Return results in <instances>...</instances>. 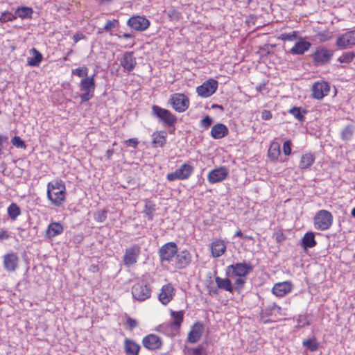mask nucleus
<instances>
[{
  "mask_svg": "<svg viewBox=\"0 0 355 355\" xmlns=\"http://www.w3.org/2000/svg\"><path fill=\"white\" fill-rule=\"evenodd\" d=\"M66 196V187L61 180L49 182L47 185V197L55 206H61L64 202Z\"/></svg>",
  "mask_w": 355,
  "mask_h": 355,
  "instance_id": "1",
  "label": "nucleus"
},
{
  "mask_svg": "<svg viewBox=\"0 0 355 355\" xmlns=\"http://www.w3.org/2000/svg\"><path fill=\"white\" fill-rule=\"evenodd\" d=\"M152 115L168 127L174 128L177 122V117L171 111L156 105L152 106Z\"/></svg>",
  "mask_w": 355,
  "mask_h": 355,
  "instance_id": "2",
  "label": "nucleus"
},
{
  "mask_svg": "<svg viewBox=\"0 0 355 355\" xmlns=\"http://www.w3.org/2000/svg\"><path fill=\"white\" fill-rule=\"evenodd\" d=\"M334 55V51L325 46H319L311 55L313 61L316 66H323L329 63Z\"/></svg>",
  "mask_w": 355,
  "mask_h": 355,
  "instance_id": "3",
  "label": "nucleus"
},
{
  "mask_svg": "<svg viewBox=\"0 0 355 355\" xmlns=\"http://www.w3.org/2000/svg\"><path fill=\"white\" fill-rule=\"evenodd\" d=\"M314 227L318 230H327L330 228L333 223V216L331 212L322 209L318 211L314 218Z\"/></svg>",
  "mask_w": 355,
  "mask_h": 355,
  "instance_id": "4",
  "label": "nucleus"
},
{
  "mask_svg": "<svg viewBox=\"0 0 355 355\" xmlns=\"http://www.w3.org/2000/svg\"><path fill=\"white\" fill-rule=\"evenodd\" d=\"M253 270V266L245 262L232 264L226 268V275L228 277H245Z\"/></svg>",
  "mask_w": 355,
  "mask_h": 355,
  "instance_id": "5",
  "label": "nucleus"
},
{
  "mask_svg": "<svg viewBox=\"0 0 355 355\" xmlns=\"http://www.w3.org/2000/svg\"><path fill=\"white\" fill-rule=\"evenodd\" d=\"M80 90L85 93L80 94L81 102H86L94 96V92L96 87L94 76L85 77L83 78L80 83Z\"/></svg>",
  "mask_w": 355,
  "mask_h": 355,
  "instance_id": "6",
  "label": "nucleus"
},
{
  "mask_svg": "<svg viewBox=\"0 0 355 355\" xmlns=\"http://www.w3.org/2000/svg\"><path fill=\"white\" fill-rule=\"evenodd\" d=\"M194 167L189 163H184L177 168L174 172L168 173L166 180L169 182L175 180H184L188 179L193 173Z\"/></svg>",
  "mask_w": 355,
  "mask_h": 355,
  "instance_id": "7",
  "label": "nucleus"
},
{
  "mask_svg": "<svg viewBox=\"0 0 355 355\" xmlns=\"http://www.w3.org/2000/svg\"><path fill=\"white\" fill-rule=\"evenodd\" d=\"M132 294L135 299L139 301H144L151 295L150 286L144 281H140L133 285Z\"/></svg>",
  "mask_w": 355,
  "mask_h": 355,
  "instance_id": "8",
  "label": "nucleus"
},
{
  "mask_svg": "<svg viewBox=\"0 0 355 355\" xmlns=\"http://www.w3.org/2000/svg\"><path fill=\"white\" fill-rule=\"evenodd\" d=\"M178 252L175 242H168L163 245L158 251L160 261L169 263Z\"/></svg>",
  "mask_w": 355,
  "mask_h": 355,
  "instance_id": "9",
  "label": "nucleus"
},
{
  "mask_svg": "<svg viewBox=\"0 0 355 355\" xmlns=\"http://www.w3.org/2000/svg\"><path fill=\"white\" fill-rule=\"evenodd\" d=\"M170 103L173 108L178 112H184L189 105V98L183 94L176 93L171 95Z\"/></svg>",
  "mask_w": 355,
  "mask_h": 355,
  "instance_id": "10",
  "label": "nucleus"
},
{
  "mask_svg": "<svg viewBox=\"0 0 355 355\" xmlns=\"http://www.w3.org/2000/svg\"><path fill=\"white\" fill-rule=\"evenodd\" d=\"M217 80L210 78L196 88L198 94L203 98H207L214 94L218 88Z\"/></svg>",
  "mask_w": 355,
  "mask_h": 355,
  "instance_id": "11",
  "label": "nucleus"
},
{
  "mask_svg": "<svg viewBox=\"0 0 355 355\" xmlns=\"http://www.w3.org/2000/svg\"><path fill=\"white\" fill-rule=\"evenodd\" d=\"M141 252V247L134 244L125 250L123 255V263L125 266H130L137 263Z\"/></svg>",
  "mask_w": 355,
  "mask_h": 355,
  "instance_id": "12",
  "label": "nucleus"
},
{
  "mask_svg": "<svg viewBox=\"0 0 355 355\" xmlns=\"http://www.w3.org/2000/svg\"><path fill=\"white\" fill-rule=\"evenodd\" d=\"M150 21L145 17L139 15L131 17L127 21V25L137 31H144L150 26Z\"/></svg>",
  "mask_w": 355,
  "mask_h": 355,
  "instance_id": "13",
  "label": "nucleus"
},
{
  "mask_svg": "<svg viewBox=\"0 0 355 355\" xmlns=\"http://www.w3.org/2000/svg\"><path fill=\"white\" fill-rule=\"evenodd\" d=\"M19 262V257L15 252L7 253L3 256V268L7 272H15L18 268Z\"/></svg>",
  "mask_w": 355,
  "mask_h": 355,
  "instance_id": "14",
  "label": "nucleus"
},
{
  "mask_svg": "<svg viewBox=\"0 0 355 355\" xmlns=\"http://www.w3.org/2000/svg\"><path fill=\"white\" fill-rule=\"evenodd\" d=\"M142 344L146 349L153 351L160 349L163 343L160 337L151 334L144 337Z\"/></svg>",
  "mask_w": 355,
  "mask_h": 355,
  "instance_id": "15",
  "label": "nucleus"
},
{
  "mask_svg": "<svg viewBox=\"0 0 355 355\" xmlns=\"http://www.w3.org/2000/svg\"><path fill=\"white\" fill-rule=\"evenodd\" d=\"M329 91V85L325 81L315 83L312 86V96L316 99H322L327 96Z\"/></svg>",
  "mask_w": 355,
  "mask_h": 355,
  "instance_id": "16",
  "label": "nucleus"
},
{
  "mask_svg": "<svg viewBox=\"0 0 355 355\" xmlns=\"http://www.w3.org/2000/svg\"><path fill=\"white\" fill-rule=\"evenodd\" d=\"M228 175V171L225 167H219L211 171L207 175L208 181L214 184L220 182L226 179Z\"/></svg>",
  "mask_w": 355,
  "mask_h": 355,
  "instance_id": "17",
  "label": "nucleus"
},
{
  "mask_svg": "<svg viewBox=\"0 0 355 355\" xmlns=\"http://www.w3.org/2000/svg\"><path fill=\"white\" fill-rule=\"evenodd\" d=\"M192 261V256L187 250H182L178 252L175 255V267L178 269H184L187 268Z\"/></svg>",
  "mask_w": 355,
  "mask_h": 355,
  "instance_id": "18",
  "label": "nucleus"
},
{
  "mask_svg": "<svg viewBox=\"0 0 355 355\" xmlns=\"http://www.w3.org/2000/svg\"><path fill=\"white\" fill-rule=\"evenodd\" d=\"M204 331V326L200 322H196L188 334L187 340L191 343H196L200 340Z\"/></svg>",
  "mask_w": 355,
  "mask_h": 355,
  "instance_id": "19",
  "label": "nucleus"
},
{
  "mask_svg": "<svg viewBox=\"0 0 355 355\" xmlns=\"http://www.w3.org/2000/svg\"><path fill=\"white\" fill-rule=\"evenodd\" d=\"M336 44L340 49L355 45V35L353 31H349L340 35L337 39Z\"/></svg>",
  "mask_w": 355,
  "mask_h": 355,
  "instance_id": "20",
  "label": "nucleus"
},
{
  "mask_svg": "<svg viewBox=\"0 0 355 355\" xmlns=\"http://www.w3.org/2000/svg\"><path fill=\"white\" fill-rule=\"evenodd\" d=\"M293 289V284L291 282L277 283L274 285L272 292L277 297H282L290 293Z\"/></svg>",
  "mask_w": 355,
  "mask_h": 355,
  "instance_id": "21",
  "label": "nucleus"
},
{
  "mask_svg": "<svg viewBox=\"0 0 355 355\" xmlns=\"http://www.w3.org/2000/svg\"><path fill=\"white\" fill-rule=\"evenodd\" d=\"M175 289L171 284L164 285L162 288V291L159 294V300L164 305H166L173 299L175 294Z\"/></svg>",
  "mask_w": 355,
  "mask_h": 355,
  "instance_id": "22",
  "label": "nucleus"
},
{
  "mask_svg": "<svg viewBox=\"0 0 355 355\" xmlns=\"http://www.w3.org/2000/svg\"><path fill=\"white\" fill-rule=\"evenodd\" d=\"M121 65L127 71H131L137 64L136 58L133 55V52H125L121 59Z\"/></svg>",
  "mask_w": 355,
  "mask_h": 355,
  "instance_id": "23",
  "label": "nucleus"
},
{
  "mask_svg": "<svg viewBox=\"0 0 355 355\" xmlns=\"http://www.w3.org/2000/svg\"><path fill=\"white\" fill-rule=\"evenodd\" d=\"M228 132V128L225 124L218 123L212 126L210 131V135L212 138L215 139H219L227 136Z\"/></svg>",
  "mask_w": 355,
  "mask_h": 355,
  "instance_id": "24",
  "label": "nucleus"
},
{
  "mask_svg": "<svg viewBox=\"0 0 355 355\" xmlns=\"http://www.w3.org/2000/svg\"><path fill=\"white\" fill-rule=\"evenodd\" d=\"M123 347L126 355H139L141 349V346L130 338H125L124 340Z\"/></svg>",
  "mask_w": 355,
  "mask_h": 355,
  "instance_id": "25",
  "label": "nucleus"
},
{
  "mask_svg": "<svg viewBox=\"0 0 355 355\" xmlns=\"http://www.w3.org/2000/svg\"><path fill=\"white\" fill-rule=\"evenodd\" d=\"M311 43L305 40H300L291 49L290 53L293 55H303L311 47Z\"/></svg>",
  "mask_w": 355,
  "mask_h": 355,
  "instance_id": "26",
  "label": "nucleus"
},
{
  "mask_svg": "<svg viewBox=\"0 0 355 355\" xmlns=\"http://www.w3.org/2000/svg\"><path fill=\"white\" fill-rule=\"evenodd\" d=\"M64 227L60 223L52 222L47 227L46 231V236L52 239L63 232Z\"/></svg>",
  "mask_w": 355,
  "mask_h": 355,
  "instance_id": "27",
  "label": "nucleus"
},
{
  "mask_svg": "<svg viewBox=\"0 0 355 355\" xmlns=\"http://www.w3.org/2000/svg\"><path fill=\"white\" fill-rule=\"evenodd\" d=\"M211 254L214 257H219L223 255L226 250V245L221 240H216L211 244Z\"/></svg>",
  "mask_w": 355,
  "mask_h": 355,
  "instance_id": "28",
  "label": "nucleus"
},
{
  "mask_svg": "<svg viewBox=\"0 0 355 355\" xmlns=\"http://www.w3.org/2000/svg\"><path fill=\"white\" fill-rule=\"evenodd\" d=\"M315 234L313 232H306L301 240V246L304 250L313 248L316 245Z\"/></svg>",
  "mask_w": 355,
  "mask_h": 355,
  "instance_id": "29",
  "label": "nucleus"
},
{
  "mask_svg": "<svg viewBox=\"0 0 355 355\" xmlns=\"http://www.w3.org/2000/svg\"><path fill=\"white\" fill-rule=\"evenodd\" d=\"M215 282L216 283L218 289L224 290L230 293H233L234 286L232 284L231 280L229 278H220V277H215Z\"/></svg>",
  "mask_w": 355,
  "mask_h": 355,
  "instance_id": "30",
  "label": "nucleus"
},
{
  "mask_svg": "<svg viewBox=\"0 0 355 355\" xmlns=\"http://www.w3.org/2000/svg\"><path fill=\"white\" fill-rule=\"evenodd\" d=\"M29 52L33 56L28 58V65L30 67H38L43 60L42 54L34 47Z\"/></svg>",
  "mask_w": 355,
  "mask_h": 355,
  "instance_id": "31",
  "label": "nucleus"
},
{
  "mask_svg": "<svg viewBox=\"0 0 355 355\" xmlns=\"http://www.w3.org/2000/svg\"><path fill=\"white\" fill-rule=\"evenodd\" d=\"M315 161L314 155L311 153H306L301 157L299 163V168L301 169L309 168Z\"/></svg>",
  "mask_w": 355,
  "mask_h": 355,
  "instance_id": "32",
  "label": "nucleus"
},
{
  "mask_svg": "<svg viewBox=\"0 0 355 355\" xmlns=\"http://www.w3.org/2000/svg\"><path fill=\"white\" fill-rule=\"evenodd\" d=\"M184 313V311H171V315L173 320V321L171 324V326L173 328H175L176 330H178L180 328L181 324L183 322Z\"/></svg>",
  "mask_w": 355,
  "mask_h": 355,
  "instance_id": "33",
  "label": "nucleus"
},
{
  "mask_svg": "<svg viewBox=\"0 0 355 355\" xmlns=\"http://www.w3.org/2000/svg\"><path fill=\"white\" fill-rule=\"evenodd\" d=\"M33 12V10L31 7L22 6L18 8L15 10V15L16 16V19L17 17H20L21 19H28L32 17Z\"/></svg>",
  "mask_w": 355,
  "mask_h": 355,
  "instance_id": "34",
  "label": "nucleus"
},
{
  "mask_svg": "<svg viewBox=\"0 0 355 355\" xmlns=\"http://www.w3.org/2000/svg\"><path fill=\"white\" fill-rule=\"evenodd\" d=\"M302 345L311 352L317 351L320 346L315 337L304 340L302 342Z\"/></svg>",
  "mask_w": 355,
  "mask_h": 355,
  "instance_id": "35",
  "label": "nucleus"
},
{
  "mask_svg": "<svg viewBox=\"0 0 355 355\" xmlns=\"http://www.w3.org/2000/svg\"><path fill=\"white\" fill-rule=\"evenodd\" d=\"M354 133V126L352 124L346 125L341 131L340 137L344 141L351 140Z\"/></svg>",
  "mask_w": 355,
  "mask_h": 355,
  "instance_id": "36",
  "label": "nucleus"
},
{
  "mask_svg": "<svg viewBox=\"0 0 355 355\" xmlns=\"http://www.w3.org/2000/svg\"><path fill=\"white\" fill-rule=\"evenodd\" d=\"M153 144L155 146L162 147L166 144V135L162 132H156L152 135Z\"/></svg>",
  "mask_w": 355,
  "mask_h": 355,
  "instance_id": "37",
  "label": "nucleus"
},
{
  "mask_svg": "<svg viewBox=\"0 0 355 355\" xmlns=\"http://www.w3.org/2000/svg\"><path fill=\"white\" fill-rule=\"evenodd\" d=\"M155 211V205L151 201H147L145 204L143 213L147 216L149 220L154 218V212Z\"/></svg>",
  "mask_w": 355,
  "mask_h": 355,
  "instance_id": "38",
  "label": "nucleus"
},
{
  "mask_svg": "<svg viewBox=\"0 0 355 355\" xmlns=\"http://www.w3.org/2000/svg\"><path fill=\"white\" fill-rule=\"evenodd\" d=\"M8 216L12 220H15L20 215L21 211L19 206L15 203H11L7 209Z\"/></svg>",
  "mask_w": 355,
  "mask_h": 355,
  "instance_id": "39",
  "label": "nucleus"
},
{
  "mask_svg": "<svg viewBox=\"0 0 355 355\" xmlns=\"http://www.w3.org/2000/svg\"><path fill=\"white\" fill-rule=\"evenodd\" d=\"M288 112L293 114L299 121H304V114H306L307 111L306 110H302L300 107H294L289 110Z\"/></svg>",
  "mask_w": 355,
  "mask_h": 355,
  "instance_id": "40",
  "label": "nucleus"
},
{
  "mask_svg": "<svg viewBox=\"0 0 355 355\" xmlns=\"http://www.w3.org/2000/svg\"><path fill=\"white\" fill-rule=\"evenodd\" d=\"M107 216V210L103 209L97 211L94 216V220L98 223H103Z\"/></svg>",
  "mask_w": 355,
  "mask_h": 355,
  "instance_id": "41",
  "label": "nucleus"
},
{
  "mask_svg": "<svg viewBox=\"0 0 355 355\" xmlns=\"http://www.w3.org/2000/svg\"><path fill=\"white\" fill-rule=\"evenodd\" d=\"M355 56L353 52H347L343 53L340 57L338 58V61L340 63H349L352 61Z\"/></svg>",
  "mask_w": 355,
  "mask_h": 355,
  "instance_id": "42",
  "label": "nucleus"
},
{
  "mask_svg": "<svg viewBox=\"0 0 355 355\" xmlns=\"http://www.w3.org/2000/svg\"><path fill=\"white\" fill-rule=\"evenodd\" d=\"M16 19V16L15 13H12L8 11H6L1 14L0 16V21L1 23H6L8 21H11Z\"/></svg>",
  "mask_w": 355,
  "mask_h": 355,
  "instance_id": "43",
  "label": "nucleus"
},
{
  "mask_svg": "<svg viewBox=\"0 0 355 355\" xmlns=\"http://www.w3.org/2000/svg\"><path fill=\"white\" fill-rule=\"evenodd\" d=\"M268 157L272 160H277L278 157L280 154V150L279 147H273L272 146H270L268 150Z\"/></svg>",
  "mask_w": 355,
  "mask_h": 355,
  "instance_id": "44",
  "label": "nucleus"
},
{
  "mask_svg": "<svg viewBox=\"0 0 355 355\" xmlns=\"http://www.w3.org/2000/svg\"><path fill=\"white\" fill-rule=\"evenodd\" d=\"M167 15L171 20L175 21H178L181 17V13L174 8L169 9L167 11Z\"/></svg>",
  "mask_w": 355,
  "mask_h": 355,
  "instance_id": "45",
  "label": "nucleus"
},
{
  "mask_svg": "<svg viewBox=\"0 0 355 355\" xmlns=\"http://www.w3.org/2000/svg\"><path fill=\"white\" fill-rule=\"evenodd\" d=\"M118 24H119V21L117 19L108 20V21H107L103 30L105 31V32H111L113 28L116 27Z\"/></svg>",
  "mask_w": 355,
  "mask_h": 355,
  "instance_id": "46",
  "label": "nucleus"
},
{
  "mask_svg": "<svg viewBox=\"0 0 355 355\" xmlns=\"http://www.w3.org/2000/svg\"><path fill=\"white\" fill-rule=\"evenodd\" d=\"M244 277H239L234 282V290L240 292L245 286V279L243 278Z\"/></svg>",
  "mask_w": 355,
  "mask_h": 355,
  "instance_id": "47",
  "label": "nucleus"
},
{
  "mask_svg": "<svg viewBox=\"0 0 355 355\" xmlns=\"http://www.w3.org/2000/svg\"><path fill=\"white\" fill-rule=\"evenodd\" d=\"M12 144L17 148L26 149V145L25 142L18 136H15L12 139Z\"/></svg>",
  "mask_w": 355,
  "mask_h": 355,
  "instance_id": "48",
  "label": "nucleus"
},
{
  "mask_svg": "<svg viewBox=\"0 0 355 355\" xmlns=\"http://www.w3.org/2000/svg\"><path fill=\"white\" fill-rule=\"evenodd\" d=\"M88 69L85 67H79L72 70V74L76 75L78 77H84L87 76Z\"/></svg>",
  "mask_w": 355,
  "mask_h": 355,
  "instance_id": "49",
  "label": "nucleus"
},
{
  "mask_svg": "<svg viewBox=\"0 0 355 355\" xmlns=\"http://www.w3.org/2000/svg\"><path fill=\"white\" fill-rule=\"evenodd\" d=\"M213 123V119L209 116H205L200 122V125L205 129L209 128Z\"/></svg>",
  "mask_w": 355,
  "mask_h": 355,
  "instance_id": "50",
  "label": "nucleus"
},
{
  "mask_svg": "<svg viewBox=\"0 0 355 355\" xmlns=\"http://www.w3.org/2000/svg\"><path fill=\"white\" fill-rule=\"evenodd\" d=\"M292 143L290 140H286L284 142L282 150L286 156H289L291 154Z\"/></svg>",
  "mask_w": 355,
  "mask_h": 355,
  "instance_id": "51",
  "label": "nucleus"
},
{
  "mask_svg": "<svg viewBox=\"0 0 355 355\" xmlns=\"http://www.w3.org/2000/svg\"><path fill=\"white\" fill-rule=\"evenodd\" d=\"M297 37L296 32H293L290 33H283L281 35L279 38L282 40H288V41H293L295 40Z\"/></svg>",
  "mask_w": 355,
  "mask_h": 355,
  "instance_id": "52",
  "label": "nucleus"
},
{
  "mask_svg": "<svg viewBox=\"0 0 355 355\" xmlns=\"http://www.w3.org/2000/svg\"><path fill=\"white\" fill-rule=\"evenodd\" d=\"M307 317H308V315H299V318L297 319V322L299 324L302 323V326L310 325L311 322H310V321H309L307 320Z\"/></svg>",
  "mask_w": 355,
  "mask_h": 355,
  "instance_id": "53",
  "label": "nucleus"
},
{
  "mask_svg": "<svg viewBox=\"0 0 355 355\" xmlns=\"http://www.w3.org/2000/svg\"><path fill=\"white\" fill-rule=\"evenodd\" d=\"M126 323L130 329H133L136 328L138 325L137 321L130 317H128L127 318Z\"/></svg>",
  "mask_w": 355,
  "mask_h": 355,
  "instance_id": "54",
  "label": "nucleus"
},
{
  "mask_svg": "<svg viewBox=\"0 0 355 355\" xmlns=\"http://www.w3.org/2000/svg\"><path fill=\"white\" fill-rule=\"evenodd\" d=\"M204 351V347L202 345H198L197 347L192 349L193 355H202Z\"/></svg>",
  "mask_w": 355,
  "mask_h": 355,
  "instance_id": "55",
  "label": "nucleus"
},
{
  "mask_svg": "<svg viewBox=\"0 0 355 355\" xmlns=\"http://www.w3.org/2000/svg\"><path fill=\"white\" fill-rule=\"evenodd\" d=\"M261 118L263 120H269L272 118V114L270 111L264 110L261 113Z\"/></svg>",
  "mask_w": 355,
  "mask_h": 355,
  "instance_id": "56",
  "label": "nucleus"
},
{
  "mask_svg": "<svg viewBox=\"0 0 355 355\" xmlns=\"http://www.w3.org/2000/svg\"><path fill=\"white\" fill-rule=\"evenodd\" d=\"M10 238V234L6 230H0V241L8 239Z\"/></svg>",
  "mask_w": 355,
  "mask_h": 355,
  "instance_id": "57",
  "label": "nucleus"
},
{
  "mask_svg": "<svg viewBox=\"0 0 355 355\" xmlns=\"http://www.w3.org/2000/svg\"><path fill=\"white\" fill-rule=\"evenodd\" d=\"M126 143L128 146H132L133 148H136L139 144L136 139H129L126 141Z\"/></svg>",
  "mask_w": 355,
  "mask_h": 355,
  "instance_id": "58",
  "label": "nucleus"
},
{
  "mask_svg": "<svg viewBox=\"0 0 355 355\" xmlns=\"http://www.w3.org/2000/svg\"><path fill=\"white\" fill-rule=\"evenodd\" d=\"M207 289L210 295H217L218 293V288L217 286L214 288L213 286H208Z\"/></svg>",
  "mask_w": 355,
  "mask_h": 355,
  "instance_id": "59",
  "label": "nucleus"
},
{
  "mask_svg": "<svg viewBox=\"0 0 355 355\" xmlns=\"http://www.w3.org/2000/svg\"><path fill=\"white\" fill-rule=\"evenodd\" d=\"M270 311H277L279 312L281 311V307L277 305L275 303L272 304L271 305L268 306Z\"/></svg>",
  "mask_w": 355,
  "mask_h": 355,
  "instance_id": "60",
  "label": "nucleus"
},
{
  "mask_svg": "<svg viewBox=\"0 0 355 355\" xmlns=\"http://www.w3.org/2000/svg\"><path fill=\"white\" fill-rule=\"evenodd\" d=\"M286 237L282 233L276 234V241L277 243H282L285 240Z\"/></svg>",
  "mask_w": 355,
  "mask_h": 355,
  "instance_id": "61",
  "label": "nucleus"
},
{
  "mask_svg": "<svg viewBox=\"0 0 355 355\" xmlns=\"http://www.w3.org/2000/svg\"><path fill=\"white\" fill-rule=\"evenodd\" d=\"M82 38H83V34L76 33V34L73 35V40L75 43L78 42Z\"/></svg>",
  "mask_w": 355,
  "mask_h": 355,
  "instance_id": "62",
  "label": "nucleus"
},
{
  "mask_svg": "<svg viewBox=\"0 0 355 355\" xmlns=\"http://www.w3.org/2000/svg\"><path fill=\"white\" fill-rule=\"evenodd\" d=\"M119 38L130 39L134 37L133 35L130 33H124L123 35H116Z\"/></svg>",
  "mask_w": 355,
  "mask_h": 355,
  "instance_id": "63",
  "label": "nucleus"
},
{
  "mask_svg": "<svg viewBox=\"0 0 355 355\" xmlns=\"http://www.w3.org/2000/svg\"><path fill=\"white\" fill-rule=\"evenodd\" d=\"M272 313V311L270 310L268 307L266 308L264 310L262 311V314L265 315L266 316H270Z\"/></svg>",
  "mask_w": 355,
  "mask_h": 355,
  "instance_id": "64",
  "label": "nucleus"
}]
</instances>
